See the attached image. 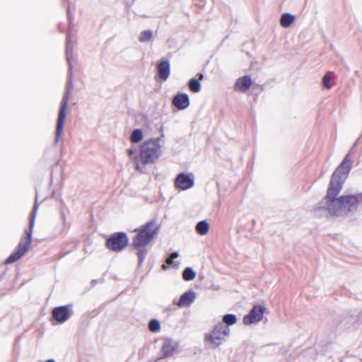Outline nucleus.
<instances>
[{"label":"nucleus","instance_id":"obj_1","mask_svg":"<svg viewBox=\"0 0 362 362\" xmlns=\"http://www.w3.org/2000/svg\"><path fill=\"white\" fill-rule=\"evenodd\" d=\"M333 178L334 174L332 175L326 197L314 210L315 214L319 217L326 216L328 214L338 216L344 212L341 197H337V196L341 192L346 179L338 175L334 180Z\"/></svg>","mask_w":362,"mask_h":362},{"label":"nucleus","instance_id":"obj_2","mask_svg":"<svg viewBox=\"0 0 362 362\" xmlns=\"http://www.w3.org/2000/svg\"><path fill=\"white\" fill-rule=\"evenodd\" d=\"M74 48V41L71 35L68 33L66 35V56L69 63V73L68 80L66 82V90L62 98L60 104V108L58 115V119L56 127L54 144L57 145L59 141V138L62 134L64 122L66 119V112L68 107V101L69 99L70 93L73 89V73H72V65L71 63V57L73 54V50Z\"/></svg>","mask_w":362,"mask_h":362},{"label":"nucleus","instance_id":"obj_3","mask_svg":"<svg viewBox=\"0 0 362 362\" xmlns=\"http://www.w3.org/2000/svg\"><path fill=\"white\" fill-rule=\"evenodd\" d=\"M38 209V204L37 201L34 204L30 218L29 221V228L25 230V237H23L21 239L20 243L17 247L16 250L13 252L6 260V264H12L19 259H21L29 250L32 243V234L35 226V218L37 216V211Z\"/></svg>","mask_w":362,"mask_h":362},{"label":"nucleus","instance_id":"obj_4","mask_svg":"<svg viewBox=\"0 0 362 362\" xmlns=\"http://www.w3.org/2000/svg\"><path fill=\"white\" fill-rule=\"evenodd\" d=\"M160 226L156 220H151L142 227L135 230L136 235L133 238L132 245L135 248L144 247L158 235Z\"/></svg>","mask_w":362,"mask_h":362},{"label":"nucleus","instance_id":"obj_5","mask_svg":"<svg viewBox=\"0 0 362 362\" xmlns=\"http://www.w3.org/2000/svg\"><path fill=\"white\" fill-rule=\"evenodd\" d=\"M160 138L151 139L145 141L140 149L139 158L144 165L153 163L162 153V143Z\"/></svg>","mask_w":362,"mask_h":362},{"label":"nucleus","instance_id":"obj_6","mask_svg":"<svg viewBox=\"0 0 362 362\" xmlns=\"http://www.w3.org/2000/svg\"><path fill=\"white\" fill-rule=\"evenodd\" d=\"M230 328L218 323L215 325L213 329L205 334L206 344L211 349L218 347L223 341H226L227 337L230 335Z\"/></svg>","mask_w":362,"mask_h":362},{"label":"nucleus","instance_id":"obj_7","mask_svg":"<svg viewBox=\"0 0 362 362\" xmlns=\"http://www.w3.org/2000/svg\"><path fill=\"white\" fill-rule=\"evenodd\" d=\"M129 239L125 233L119 232L112 235L106 242L108 249L119 252L122 250L128 244Z\"/></svg>","mask_w":362,"mask_h":362},{"label":"nucleus","instance_id":"obj_8","mask_svg":"<svg viewBox=\"0 0 362 362\" xmlns=\"http://www.w3.org/2000/svg\"><path fill=\"white\" fill-rule=\"evenodd\" d=\"M357 145V141L354 143L351 148L349 150L348 153L344 157L343 161L341 163L337 168V169L333 173L334 174V178L333 180H335V177L337 175L341 176L343 179H346L349 173L352 168V160L350 158V156L351 153L355 150V148Z\"/></svg>","mask_w":362,"mask_h":362},{"label":"nucleus","instance_id":"obj_9","mask_svg":"<svg viewBox=\"0 0 362 362\" xmlns=\"http://www.w3.org/2000/svg\"><path fill=\"white\" fill-rule=\"evenodd\" d=\"M266 310L265 306L262 305H255L250 310L247 315H245L243 322L245 325H250L253 323L261 321Z\"/></svg>","mask_w":362,"mask_h":362},{"label":"nucleus","instance_id":"obj_10","mask_svg":"<svg viewBox=\"0 0 362 362\" xmlns=\"http://www.w3.org/2000/svg\"><path fill=\"white\" fill-rule=\"evenodd\" d=\"M341 202L343 204L344 211H351L356 209L357 204L362 201V194L355 195L341 196Z\"/></svg>","mask_w":362,"mask_h":362},{"label":"nucleus","instance_id":"obj_11","mask_svg":"<svg viewBox=\"0 0 362 362\" xmlns=\"http://www.w3.org/2000/svg\"><path fill=\"white\" fill-rule=\"evenodd\" d=\"M194 185L193 177L185 173H179L175 179V187L182 190H187L192 187Z\"/></svg>","mask_w":362,"mask_h":362},{"label":"nucleus","instance_id":"obj_12","mask_svg":"<svg viewBox=\"0 0 362 362\" xmlns=\"http://www.w3.org/2000/svg\"><path fill=\"white\" fill-rule=\"evenodd\" d=\"M52 317L59 323L64 322L70 317V311L67 306H59L53 309Z\"/></svg>","mask_w":362,"mask_h":362},{"label":"nucleus","instance_id":"obj_13","mask_svg":"<svg viewBox=\"0 0 362 362\" xmlns=\"http://www.w3.org/2000/svg\"><path fill=\"white\" fill-rule=\"evenodd\" d=\"M173 105L178 110H185L189 105V96L186 93H179L174 96Z\"/></svg>","mask_w":362,"mask_h":362},{"label":"nucleus","instance_id":"obj_14","mask_svg":"<svg viewBox=\"0 0 362 362\" xmlns=\"http://www.w3.org/2000/svg\"><path fill=\"white\" fill-rule=\"evenodd\" d=\"M196 293L194 291L189 290L184 293L180 298L177 305L180 308L189 306L195 300Z\"/></svg>","mask_w":362,"mask_h":362},{"label":"nucleus","instance_id":"obj_15","mask_svg":"<svg viewBox=\"0 0 362 362\" xmlns=\"http://www.w3.org/2000/svg\"><path fill=\"white\" fill-rule=\"evenodd\" d=\"M158 74L159 78L163 81H166L170 75V66L168 60H162L157 65Z\"/></svg>","mask_w":362,"mask_h":362},{"label":"nucleus","instance_id":"obj_16","mask_svg":"<svg viewBox=\"0 0 362 362\" xmlns=\"http://www.w3.org/2000/svg\"><path fill=\"white\" fill-rule=\"evenodd\" d=\"M178 346L176 341L170 339H166L163 344L162 351L164 357H169L173 354Z\"/></svg>","mask_w":362,"mask_h":362},{"label":"nucleus","instance_id":"obj_17","mask_svg":"<svg viewBox=\"0 0 362 362\" xmlns=\"http://www.w3.org/2000/svg\"><path fill=\"white\" fill-rule=\"evenodd\" d=\"M252 85V80L249 76H245L237 79L235 89L242 93L246 92Z\"/></svg>","mask_w":362,"mask_h":362},{"label":"nucleus","instance_id":"obj_18","mask_svg":"<svg viewBox=\"0 0 362 362\" xmlns=\"http://www.w3.org/2000/svg\"><path fill=\"white\" fill-rule=\"evenodd\" d=\"M295 16L289 13L281 15L280 18V24L284 28H288L294 22Z\"/></svg>","mask_w":362,"mask_h":362},{"label":"nucleus","instance_id":"obj_19","mask_svg":"<svg viewBox=\"0 0 362 362\" xmlns=\"http://www.w3.org/2000/svg\"><path fill=\"white\" fill-rule=\"evenodd\" d=\"M209 229V225L206 221H200L195 226L197 233L201 235H206L208 233Z\"/></svg>","mask_w":362,"mask_h":362},{"label":"nucleus","instance_id":"obj_20","mask_svg":"<svg viewBox=\"0 0 362 362\" xmlns=\"http://www.w3.org/2000/svg\"><path fill=\"white\" fill-rule=\"evenodd\" d=\"M356 320L354 317L349 316L344 318L341 322L340 325L342 327L346 329H350L354 327V323Z\"/></svg>","mask_w":362,"mask_h":362},{"label":"nucleus","instance_id":"obj_21","mask_svg":"<svg viewBox=\"0 0 362 362\" xmlns=\"http://www.w3.org/2000/svg\"><path fill=\"white\" fill-rule=\"evenodd\" d=\"M143 139V132L140 129H134L130 136V141L133 144L139 143Z\"/></svg>","mask_w":362,"mask_h":362},{"label":"nucleus","instance_id":"obj_22","mask_svg":"<svg viewBox=\"0 0 362 362\" xmlns=\"http://www.w3.org/2000/svg\"><path fill=\"white\" fill-rule=\"evenodd\" d=\"M195 276L196 272L191 267H186L182 272V278L187 281L194 279Z\"/></svg>","mask_w":362,"mask_h":362},{"label":"nucleus","instance_id":"obj_23","mask_svg":"<svg viewBox=\"0 0 362 362\" xmlns=\"http://www.w3.org/2000/svg\"><path fill=\"white\" fill-rule=\"evenodd\" d=\"M189 90L193 93H198L200 91L201 89V83L200 82L196 79V78H192L189 80Z\"/></svg>","mask_w":362,"mask_h":362},{"label":"nucleus","instance_id":"obj_24","mask_svg":"<svg viewBox=\"0 0 362 362\" xmlns=\"http://www.w3.org/2000/svg\"><path fill=\"white\" fill-rule=\"evenodd\" d=\"M153 36V32L151 30H146L143 31L139 37L141 42H146L151 40Z\"/></svg>","mask_w":362,"mask_h":362},{"label":"nucleus","instance_id":"obj_25","mask_svg":"<svg viewBox=\"0 0 362 362\" xmlns=\"http://www.w3.org/2000/svg\"><path fill=\"white\" fill-rule=\"evenodd\" d=\"M223 322L227 325H233L237 322V317L233 314H226L223 317Z\"/></svg>","mask_w":362,"mask_h":362},{"label":"nucleus","instance_id":"obj_26","mask_svg":"<svg viewBox=\"0 0 362 362\" xmlns=\"http://www.w3.org/2000/svg\"><path fill=\"white\" fill-rule=\"evenodd\" d=\"M148 329L151 332H156L160 329V325L158 320L153 319L148 323Z\"/></svg>","mask_w":362,"mask_h":362},{"label":"nucleus","instance_id":"obj_27","mask_svg":"<svg viewBox=\"0 0 362 362\" xmlns=\"http://www.w3.org/2000/svg\"><path fill=\"white\" fill-rule=\"evenodd\" d=\"M139 248L136 254L139 258V266L140 267L143 264L148 251L145 247Z\"/></svg>","mask_w":362,"mask_h":362},{"label":"nucleus","instance_id":"obj_28","mask_svg":"<svg viewBox=\"0 0 362 362\" xmlns=\"http://www.w3.org/2000/svg\"><path fill=\"white\" fill-rule=\"evenodd\" d=\"M322 83H323V86L326 88H331V83H330V78L325 75L323 78H322Z\"/></svg>","mask_w":362,"mask_h":362},{"label":"nucleus","instance_id":"obj_29","mask_svg":"<svg viewBox=\"0 0 362 362\" xmlns=\"http://www.w3.org/2000/svg\"><path fill=\"white\" fill-rule=\"evenodd\" d=\"M127 153L129 156L131 158H137L136 156V149L135 148H131L127 150Z\"/></svg>","mask_w":362,"mask_h":362},{"label":"nucleus","instance_id":"obj_30","mask_svg":"<svg viewBox=\"0 0 362 362\" xmlns=\"http://www.w3.org/2000/svg\"><path fill=\"white\" fill-rule=\"evenodd\" d=\"M166 263L168 265H170L173 263V259L171 257H169L166 259Z\"/></svg>","mask_w":362,"mask_h":362},{"label":"nucleus","instance_id":"obj_31","mask_svg":"<svg viewBox=\"0 0 362 362\" xmlns=\"http://www.w3.org/2000/svg\"><path fill=\"white\" fill-rule=\"evenodd\" d=\"M179 256V254L178 252H173L170 257H171L173 259L177 258V257Z\"/></svg>","mask_w":362,"mask_h":362},{"label":"nucleus","instance_id":"obj_32","mask_svg":"<svg viewBox=\"0 0 362 362\" xmlns=\"http://www.w3.org/2000/svg\"><path fill=\"white\" fill-rule=\"evenodd\" d=\"M45 362H55V361L54 359H49V360L46 361Z\"/></svg>","mask_w":362,"mask_h":362},{"label":"nucleus","instance_id":"obj_33","mask_svg":"<svg viewBox=\"0 0 362 362\" xmlns=\"http://www.w3.org/2000/svg\"><path fill=\"white\" fill-rule=\"evenodd\" d=\"M136 168L137 170H140V167H139V165L138 163L136 164Z\"/></svg>","mask_w":362,"mask_h":362},{"label":"nucleus","instance_id":"obj_34","mask_svg":"<svg viewBox=\"0 0 362 362\" xmlns=\"http://www.w3.org/2000/svg\"><path fill=\"white\" fill-rule=\"evenodd\" d=\"M162 267L164 269H166L167 267L165 265V264H163L162 265Z\"/></svg>","mask_w":362,"mask_h":362},{"label":"nucleus","instance_id":"obj_35","mask_svg":"<svg viewBox=\"0 0 362 362\" xmlns=\"http://www.w3.org/2000/svg\"><path fill=\"white\" fill-rule=\"evenodd\" d=\"M62 216H63V218H64V217H65L64 214V213H62Z\"/></svg>","mask_w":362,"mask_h":362},{"label":"nucleus","instance_id":"obj_36","mask_svg":"<svg viewBox=\"0 0 362 362\" xmlns=\"http://www.w3.org/2000/svg\"><path fill=\"white\" fill-rule=\"evenodd\" d=\"M200 78H203V75H202V74H201V75H200Z\"/></svg>","mask_w":362,"mask_h":362}]
</instances>
